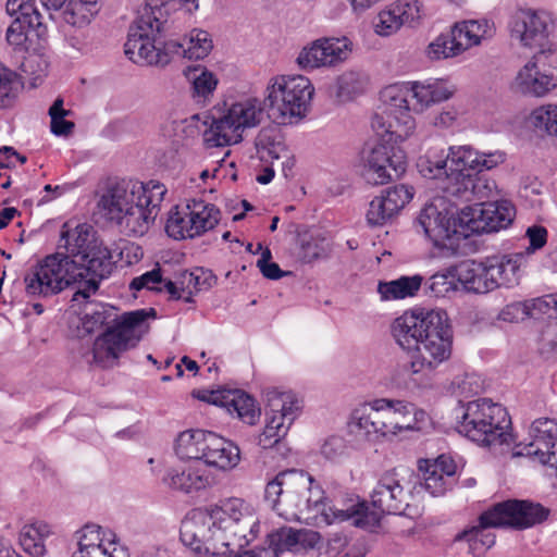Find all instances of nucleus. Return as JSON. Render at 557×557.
Instances as JSON below:
<instances>
[{
	"label": "nucleus",
	"mask_w": 557,
	"mask_h": 557,
	"mask_svg": "<svg viewBox=\"0 0 557 557\" xmlns=\"http://www.w3.org/2000/svg\"><path fill=\"white\" fill-rule=\"evenodd\" d=\"M264 499L287 520L309 521L313 517L311 513H321L327 524L352 520L354 525L368 529L379 522L377 515L367 512L362 504L345 508L327 504L322 487L308 472L299 469L280 471L269 480Z\"/></svg>",
	"instance_id": "nucleus-1"
},
{
	"label": "nucleus",
	"mask_w": 557,
	"mask_h": 557,
	"mask_svg": "<svg viewBox=\"0 0 557 557\" xmlns=\"http://www.w3.org/2000/svg\"><path fill=\"white\" fill-rule=\"evenodd\" d=\"M264 499L287 520L309 521L313 517L311 513H321L327 524L352 520L354 525L368 529L379 522L377 515L367 512L362 504L345 508L327 504L322 487L308 472L299 469L280 471L269 480Z\"/></svg>",
	"instance_id": "nucleus-2"
},
{
	"label": "nucleus",
	"mask_w": 557,
	"mask_h": 557,
	"mask_svg": "<svg viewBox=\"0 0 557 557\" xmlns=\"http://www.w3.org/2000/svg\"><path fill=\"white\" fill-rule=\"evenodd\" d=\"M392 335L404 350H414L403 366L404 375L418 387L432 386L431 374L451 355L453 331L443 310L405 311L392 323Z\"/></svg>",
	"instance_id": "nucleus-3"
},
{
	"label": "nucleus",
	"mask_w": 557,
	"mask_h": 557,
	"mask_svg": "<svg viewBox=\"0 0 557 557\" xmlns=\"http://www.w3.org/2000/svg\"><path fill=\"white\" fill-rule=\"evenodd\" d=\"M166 187L157 181L110 183L98 201L99 212L127 235L143 236L160 212Z\"/></svg>",
	"instance_id": "nucleus-4"
},
{
	"label": "nucleus",
	"mask_w": 557,
	"mask_h": 557,
	"mask_svg": "<svg viewBox=\"0 0 557 557\" xmlns=\"http://www.w3.org/2000/svg\"><path fill=\"white\" fill-rule=\"evenodd\" d=\"M85 299L82 319L83 329L92 333L103 325L114 322L94 343V361L102 367H113L121 354L134 348L149 331L148 319H154L153 308L137 309L117 317L114 308L107 304Z\"/></svg>",
	"instance_id": "nucleus-5"
},
{
	"label": "nucleus",
	"mask_w": 557,
	"mask_h": 557,
	"mask_svg": "<svg viewBox=\"0 0 557 557\" xmlns=\"http://www.w3.org/2000/svg\"><path fill=\"white\" fill-rule=\"evenodd\" d=\"M197 8V0H146L145 8L129 27L124 45L125 55L140 65H166L171 58L158 46V35L166 23L162 20L163 13L181 9L191 12Z\"/></svg>",
	"instance_id": "nucleus-6"
},
{
	"label": "nucleus",
	"mask_w": 557,
	"mask_h": 557,
	"mask_svg": "<svg viewBox=\"0 0 557 557\" xmlns=\"http://www.w3.org/2000/svg\"><path fill=\"white\" fill-rule=\"evenodd\" d=\"M456 92V86L445 78H428L422 82L394 84L381 91L385 106L384 113L394 119L406 134L414 128L410 111L423 112L432 104L448 100Z\"/></svg>",
	"instance_id": "nucleus-7"
},
{
	"label": "nucleus",
	"mask_w": 557,
	"mask_h": 557,
	"mask_svg": "<svg viewBox=\"0 0 557 557\" xmlns=\"http://www.w3.org/2000/svg\"><path fill=\"white\" fill-rule=\"evenodd\" d=\"M456 409L457 431L480 446L507 445L512 442V435L507 432L511 421L502 405L488 398H480L463 404Z\"/></svg>",
	"instance_id": "nucleus-8"
},
{
	"label": "nucleus",
	"mask_w": 557,
	"mask_h": 557,
	"mask_svg": "<svg viewBox=\"0 0 557 557\" xmlns=\"http://www.w3.org/2000/svg\"><path fill=\"white\" fill-rule=\"evenodd\" d=\"M242 522L238 532L260 522L253 507L238 497H228L212 506L210 510H193L182 521L180 535L183 544L194 543L197 536L210 531L215 524L222 525V531H227L233 524Z\"/></svg>",
	"instance_id": "nucleus-9"
},
{
	"label": "nucleus",
	"mask_w": 557,
	"mask_h": 557,
	"mask_svg": "<svg viewBox=\"0 0 557 557\" xmlns=\"http://www.w3.org/2000/svg\"><path fill=\"white\" fill-rule=\"evenodd\" d=\"M174 449L182 460L202 461L207 467L221 471H231L240 461V449L234 442L200 429L181 432Z\"/></svg>",
	"instance_id": "nucleus-10"
},
{
	"label": "nucleus",
	"mask_w": 557,
	"mask_h": 557,
	"mask_svg": "<svg viewBox=\"0 0 557 557\" xmlns=\"http://www.w3.org/2000/svg\"><path fill=\"white\" fill-rule=\"evenodd\" d=\"M267 91L264 104L269 119L285 124L307 113L314 88L302 75H281L271 79Z\"/></svg>",
	"instance_id": "nucleus-11"
},
{
	"label": "nucleus",
	"mask_w": 557,
	"mask_h": 557,
	"mask_svg": "<svg viewBox=\"0 0 557 557\" xmlns=\"http://www.w3.org/2000/svg\"><path fill=\"white\" fill-rule=\"evenodd\" d=\"M447 154H449V176L443 190L448 196L465 201L488 197L494 182L475 174L480 151L471 146H450Z\"/></svg>",
	"instance_id": "nucleus-12"
},
{
	"label": "nucleus",
	"mask_w": 557,
	"mask_h": 557,
	"mask_svg": "<svg viewBox=\"0 0 557 557\" xmlns=\"http://www.w3.org/2000/svg\"><path fill=\"white\" fill-rule=\"evenodd\" d=\"M265 104L257 98H247L231 104L219 119H213L203 133V143L208 148L225 147L243 139V132L260 124Z\"/></svg>",
	"instance_id": "nucleus-13"
},
{
	"label": "nucleus",
	"mask_w": 557,
	"mask_h": 557,
	"mask_svg": "<svg viewBox=\"0 0 557 557\" xmlns=\"http://www.w3.org/2000/svg\"><path fill=\"white\" fill-rule=\"evenodd\" d=\"M78 260L63 253L47 256L24 277L26 293L30 296L49 297L61 293L84 278Z\"/></svg>",
	"instance_id": "nucleus-14"
},
{
	"label": "nucleus",
	"mask_w": 557,
	"mask_h": 557,
	"mask_svg": "<svg viewBox=\"0 0 557 557\" xmlns=\"http://www.w3.org/2000/svg\"><path fill=\"white\" fill-rule=\"evenodd\" d=\"M406 153L393 141L392 131L362 152V176L372 185H382L406 171Z\"/></svg>",
	"instance_id": "nucleus-15"
},
{
	"label": "nucleus",
	"mask_w": 557,
	"mask_h": 557,
	"mask_svg": "<svg viewBox=\"0 0 557 557\" xmlns=\"http://www.w3.org/2000/svg\"><path fill=\"white\" fill-rule=\"evenodd\" d=\"M220 215L214 205L193 199L185 206H175L170 210L165 232L176 240L193 239L214 228Z\"/></svg>",
	"instance_id": "nucleus-16"
},
{
	"label": "nucleus",
	"mask_w": 557,
	"mask_h": 557,
	"mask_svg": "<svg viewBox=\"0 0 557 557\" xmlns=\"http://www.w3.org/2000/svg\"><path fill=\"white\" fill-rule=\"evenodd\" d=\"M417 224L437 247L453 245V240L467 238L466 225L460 221V211L447 206L444 198H435L420 211Z\"/></svg>",
	"instance_id": "nucleus-17"
},
{
	"label": "nucleus",
	"mask_w": 557,
	"mask_h": 557,
	"mask_svg": "<svg viewBox=\"0 0 557 557\" xmlns=\"http://www.w3.org/2000/svg\"><path fill=\"white\" fill-rule=\"evenodd\" d=\"M549 509L528 499H507L488 508L484 519L493 518L491 524L498 529L525 530L543 523Z\"/></svg>",
	"instance_id": "nucleus-18"
},
{
	"label": "nucleus",
	"mask_w": 557,
	"mask_h": 557,
	"mask_svg": "<svg viewBox=\"0 0 557 557\" xmlns=\"http://www.w3.org/2000/svg\"><path fill=\"white\" fill-rule=\"evenodd\" d=\"M515 215V207L507 200L479 202L460 210V221L466 225L467 237L507 228Z\"/></svg>",
	"instance_id": "nucleus-19"
},
{
	"label": "nucleus",
	"mask_w": 557,
	"mask_h": 557,
	"mask_svg": "<svg viewBox=\"0 0 557 557\" xmlns=\"http://www.w3.org/2000/svg\"><path fill=\"white\" fill-rule=\"evenodd\" d=\"M517 88L541 97L557 86V51L548 48L536 53L517 74Z\"/></svg>",
	"instance_id": "nucleus-20"
},
{
	"label": "nucleus",
	"mask_w": 557,
	"mask_h": 557,
	"mask_svg": "<svg viewBox=\"0 0 557 557\" xmlns=\"http://www.w3.org/2000/svg\"><path fill=\"white\" fill-rule=\"evenodd\" d=\"M232 525L227 531H222V525L215 524L203 536H197L194 543L184 544L189 547L196 555H221L228 552L243 550L248 546L260 532V522L257 525L246 528L245 531L238 532L239 524Z\"/></svg>",
	"instance_id": "nucleus-21"
},
{
	"label": "nucleus",
	"mask_w": 557,
	"mask_h": 557,
	"mask_svg": "<svg viewBox=\"0 0 557 557\" xmlns=\"http://www.w3.org/2000/svg\"><path fill=\"white\" fill-rule=\"evenodd\" d=\"M411 499V493L408 486L405 485V479L399 475L396 469L384 472L375 487L371 493V503L377 511H369V508L364 503H361L366 508L367 512L375 513L381 521L383 513L387 515H401L409 506ZM357 503L356 505H359ZM380 524L377 522L376 527ZM375 528V525L373 527Z\"/></svg>",
	"instance_id": "nucleus-22"
},
{
	"label": "nucleus",
	"mask_w": 557,
	"mask_h": 557,
	"mask_svg": "<svg viewBox=\"0 0 557 557\" xmlns=\"http://www.w3.org/2000/svg\"><path fill=\"white\" fill-rule=\"evenodd\" d=\"M32 1H7V13L11 16L16 15V17L8 27L5 37L8 44L18 51L28 49L27 41L30 33H34L37 38H42L47 32V27L42 23V16Z\"/></svg>",
	"instance_id": "nucleus-23"
},
{
	"label": "nucleus",
	"mask_w": 557,
	"mask_h": 557,
	"mask_svg": "<svg viewBox=\"0 0 557 557\" xmlns=\"http://www.w3.org/2000/svg\"><path fill=\"white\" fill-rule=\"evenodd\" d=\"M553 16L548 11L520 10L510 21V36L523 47L545 50L553 29Z\"/></svg>",
	"instance_id": "nucleus-24"
},
{
	"label": "nucleus",
	"mask_w": 557,
	"mask_h": 557,
	"mask_svg": "<svg viewBox=\"0 0 557 557\" xmlns=\"http://www.w3.org/2000/svg\"><path fill=\"white\" fill-rule=\"evenodd\" d=\"M381 398L367 401L354 408L349 414L347 428L350 435L358 441L377 443L388 436V423L384 418Z\"/></svg>",
	"instance_id": "nucleus-25"
},
{
	"label": "nucleus",
	"mask_w": 557,
	"mask_h": 557,
	"mask_svg": "<svg viewBox=\"0 0 557 557\" xmlns=\"http://www.w3.org/2000/svg\"><path fill=\"white\" fill-rule=\"evenodd\" d=\"M351 51L347 37H323L304 47L297 57L301 69L332 67L344 62Z\"/></svg>",
	"instance_id": "nucleus-26"
},
{
	"label": "nucleus",
	"mask_w": 557,
	"mask_h": 557,
	"mask_svg": "<svg viewBox=\"0 0 557 557\" xmlns=\"http://www.w3.org/2000/svg\"><path fill=\"white\" fill-rule=\"evenodd\" d=\"M86 255L84 260L78 259L77 262L84 269V278L73 296L74 301L78 298L87 299L95 294L99 288V282L108 277L113 270L111 251L101 243L89 248Z\"/></svg>",
	"instance_id": "nucleus-27"
},
{
	"label": "nucleus",
	"mask_w": 557,
	"mask_h": 557,
	"mask_svg": "<svg viewBox=\"0 0 557 557\" xmlns=\"http://www.w3.org/2000/svg\"><path fill=\"white\" fill-rule=\"evenodd\" d=\"M530 443L516 455L534 456L543 465L557 468V422L549 418H540L531 424Z\"/></svg>",
	"instance_id": "nucleus-28"
},
{
	"label": "nucleus",
	"mask_w": 557,
	"mask_h": 557,
	"mask_svg": "<svg viewBox=\"0 0 557 557\" xmlns=\"http://www.w3.org/2000/svg\"><path fill=\"white\" fill-rule=\"evenodd\" d=\"M422 17L419 0H400L382 10L373 20V28L379 36H391L403 25L413 26Z\"/></svg>",
	"instance_id": "nucleus-29"
},
{
	"label": "nucleus",
	"mask_w": 557,
	"mask_h": 557,
	"mask_svg": "<svg viewBox=\"0 0 557 557\" xmlns=\"http://www.w3.org/2000/svg\"><path fill=\"white\" fill-rule=\"evenodd\" d=\"M265 423L282 435H286L300 410V401L288 391L269 389L265 394Z\"/></svg>",
	"instance_id": "nucleus-30"
},
{
	"label": "nucleus",
	"mask_w": 557,
	"mask_h": 557,
	"mask_svg": "<svg viewBox=\"0 0 557 557\" xmlns=\"http://www.w3.org/2000/svg\"><path fill=\"white\" fill-rule=\"evenodd\" d=\"M492 281L497 288H512L519 285L528 261L519 252L498 253L485 258Z\"/></svg>",
	"instance_id": "nucleus-31"
},
{
	"label": "nucleus",
	"mask_w": 557,
	"mask_h": 557,
	"mask_svg": "<svg viewBox=\"0 0 557 557\" xmlns=\"http://www.w3.org/2000/svg\"><path fill=\"white\" fill-rule=\"evenodd\" d=\"M200 399L220 407H224L230 413L247 424H255L260 416L255 399L243 391H211L199 396Z\"/></svg>",
	"instance_id": "nucleus-32"
},
{
	"label": "nucleus",
	"mask_w": 557,
	"mask_h": 557,
	"mask_svg": "<svg viewBox=\"0 0 557 557\" xmlns=\"http://www.w3.org/2000/svg\"><path fill=\"white\" fill-rule=\"evenodd\" d=\"M103 0H40L48 11H61L63 21L76 28L91 23L102 8Z\"/></svg>",
	"instance_id": "nucleus-33"
},
{
	"label": "nucleus",
	"mask_w": 557,
	"mask_h": 557,
	"mask_svg": "<svg viewBox=\"0 0 557 557\" xmlns=\"http://www.w3.org/2000/svg\"><path fill=\"white\" fill-rule=\"evenodd\" d=\"M162 482L171 490L190 494L210 487L213 476L203 468L187 465L168 469Z\"/></svg>",
	"instance_id": "nucleus-34"
},
{
	"label": "nucleus",
	"mask_w": 557,
	"mask_h": 557,
	"mask_svg": "<svg viewBox=\"0 0 557 557\" xmlns=\"http://www.w3.org/2000/svg\"><path fill=\"white\" fill-rule=\"evenodd\" d=\"M77 549L72 557H104L103 548L108 543H114L115 533L102 529L98 524L88 523L76 531Z\"/></svg>",
	"instance_id": "nucleus-35"
},
{
	"label": "nucleus",
	"mask_w": 557,
	"mask_h": 557,
	"mask_svg": "<svg viewBox=\"0 0 557 557\" xmlns=\"http://www.w3.org/2000/svg\"><path fill=\"white\" fill-rule=\"evenodd\" d=\"M457 281L470 293L486 294L496 289L490 274V268L485 264V259L476 261H466L455 269Z\"/></svg>",
	"instance_id": "nucleus-36"
},
{
	"label": "nucleus",
	"mask_w": 557,
	"mask_h": 557,
	"mask_svg": "<svg viewBox=\"0 0 557 557\" xmlns=\"http://www.w3.org/2000/svg\"><path fill=\"white\" fill-rule=\"evenodd\" d=\"M95 232L91 225L87 223L77 224L71 228L69 223L62 226L59 247H63L71 259L84 260L87 257L89 248L97 244Z\"/></svg>",
	"instance_id": "nucleus-37"
},
{
	"label": "nucleus",
	"mask_w": 557,
	"mask_h": 557,
	"mask_svg": "<svg viewBox=\"0 0 557 557\" xmlns=\"http://www.w3.org/2000/svg\"><path fill=\"white\" fill-rule=\"evenodd\" d=\"M317 539L318 533L315 532H306L288 527L280 528L268 535L269 544L277 554L285 550L299 553L312 548Z\"/></svg>",
	"instance_id": "nucleus-38"
},
{
	"label": "nucleus",
	"mask_w": 557,
	"mask_h": 557,
	"mask_svg": "<svg viewBox=\"0 0 557 557\" xmlns=\"http://www.w3.org/2000/svg\"><path fill=\"white\" fill-rule=\"evenodd\" d=\"M256 152L260 161L273 163L274 160L289 159V150L282 135L272 128L261 129L255 139Z\"/></svg>",
	"instance_id": "nucleus-39"
},
{
	"label": "nucleus",
	"mask_w": 557,
	"mask_h": 557,
	"mask_svg": "<svg viewBox=\"0 0 557 557\" xmlns=\"http://www.w3.org/2000/svg\"><path fill=\"white\" fill-rule=\"evenodd\" d=\"M449 154L443 148H431L419 158L417 168L420 174L429 180H441L443 186L447 184L449 176Z\"/></svg>",
	"instance_id": "nucleus-40"
},
{
	"label": "nucleus",
	"mask_w": 557,
	"mask_h": 557,
	"mask_svg": "<svg viewBox=\"0 0 557 557\" xmlns=\"http://www.w3.org/2000/svg\"><path fill=\"white\" fill-rule=\"evenodd\" d=\"M52 534L51 527L44 521L26 524L20 532V544L30 557H42L46 549V540Z\"/></svg>",
	"instance_id": "nucleus-41"
},
{
	"label": "nucleus",
	"mask_w": 557,
	"mask_h": 557,
	"mask_svg": "<svg viewBox=\"0 0 557 557\" xmlns=\"http://www.w3.org/2000/svg\"><path fill=\"white\" fill-rule=\"evenodd\" d=\"M422 276H400L393 281H380L377 293L382 301L399 300L414 296L421 287Z\"/></svg>",
	"instance_id": "nucleus-42"
},
{
	"label": "nucleus",
	"mask_w": 557,
	"mask_h": 557,
	"mask_svg": "<svg viewBox=\"0 0 557 557\" xmlns=\"http://www.w3.org/2000/svg\"><path fill=\"white\" fill-rule=\"evenodd\" d=\"M381 400L385 403L383 410L385 421L389 425L387 426L389 435L412 430L411 413L413 412V404L387 398H381Z\"/></svg>",
	"instance_id": "nucleus-43"
},
{
	"label": "nucleus",
	"mask_w": 557,
	"mask_h": 557,
	"mask_svg": "<svg viewBox=\"0 0 557 557\" xmlns=\"http://www.w3.org/2000/svg\"><path fill=\"white\" fill-rule=\"evenodd\" d=\"M435 465H429V459L419 461V470L422 473V486L432 496H443L448 490L455 485V479L450 478L451 467L448 472L437 471Z\"/></svg>",
	"instance_id": "nucleus-44"
},
{
	"label": "nucleus",
	"mask_w": 557,
	"mask_h": 557,
	"mask_svg": "<svg viewBox=\"0 0 557 557\" xmlns=\"http://www.w3.org/2000/svg\"><path fill=\"white\" fill-rule=\"evenodd\" d=\"M187 55L189 59H203L209 54L212 49V40L210 35L205 30L195 29L191 32L187 48H184L181 44H165L162 51H166L169 54L181 53Z\"/></svg>",
	"instance_id": "nucleus-45"
},
{
	"label": "nucleus",
	"mask_w": 557,
	"mask_h": 557,
	"mask_svg": "<svg viewBox=\"0 0 557 557\" xmlns=\"http://www.w3.org/2000/svg\"><path fill=\"white\" fill-rule=\"evenodd\" d=\"M488 515V509L484 510L478 519V523L463 530L459 533L456 540H466L470 543L473 549H478L479 546L490 548L495 544V535L487 531V529L494 528L491 524L493 518L484 519Z\"/></svg>",
	"instance_id": "nucleus-46"
},
{
	"label": "nucleus",
	"mask_w": 557,
	"mask_h": 557,
	"mask_svg": "<svg viewBox=\"0 0 557 557\" xmlns=\"http://www.w3.org/2000/svg\"><path fill=\"white\" fill-rule=\"evenodd\" d=\"M184 75L190 82L193 97L197 100L208 98L216 88L218 79L203 66H188Z\"/></svg>",
	"instance_id": "nucleus-47"
},
{
	"label": "nucleus",
	"mask_w": 557,
	"mask_h": 557,
	"mask_svg": "<svg viewBox=\"0 0 557 557\" xmlns=\"http://www.w3.org/2000/svg\"><path fill=\"white\" fill-rule=\"evenodd\" d=\"M368 75L359 71H346L338 76L336 96L342 101H348L364 92L368 86Z\"/></svg>",
	"instance_id": "nucleus-48"
},
{
	"label": "nucleus",
	"mask_w": 557,
	"mask_h": 557,
	"mask_svg": "<svg viewBox=\"0 0 557 557\" xmlns=\"http://www.w3.org/2000/svg\"><path fill=\"white\" fill-rule=\"evenodd\" d=\"M195 280V272L182 271L174 281L168 280L164 282V289L173 300H184L185 302H193L195 295L191 281Z\"/></svg>",
	"instance_id": "nucleus-49"
},
{
	"label": "nucleus",
	"mask_w": 557,
	"mask_h": 557,
	"mask_svg": "<svg viewBox=\"0 0 557 557\" xmlns=\"http://www.w3.org/2000/svg\"><path fill=\"white\" fill-rule=\"evenodd\" d=\"M461 51L451 30L440 34L426 48L430 60H443L456 57Z\"/></svg>",
	"instance_id": "nucleus-50"
},
{
	"label": "nucleus",
	"mask_w": 557,
	"mask_h": 557,
	"mask_svg": "<svg viewBox=\"0 0 557 557\" xmlns=\"http://www.w3.org/2000/svg\"><path fill=\"white\" fill-rule=\"evenodd\" d=\"M50 129L55 136H69L75 128L72 121L65 117L72 115V111L63 108V99L57 98L52 106L49 108Z\"/></svg>",
	"instance_id": "nucleus-51"
},
{
	"label": "nucleus",
	"mask_w": 557,
	"mask_h": 557,
	"mask_svg": "<svg viewBox=\"0 0 557 557\" xmlns=\"http://www.w3.org/2000/svg\"><path fill=\"white\" fill-rule=\"evenodd\" d=\"M23 83L20 76L7 69H0V107L9 108L13 104L18 91L22 89Z\"/></svg>",
	"instance_id": "nucleus-52"
},
{
	"label": "nucleus",
	"mask_w": 557,
	"mask_h": 557,
	"mask_svg": "<svg viewBox=\"0 0 557 557\" xmlns=\"http://www.w3.org/2000/svg\"><path fill=\"white\" fill-rule=\"evenodd\" d=\"M537 313L536 298L525 301H516L505 306L498 314L504 322H519Z\"/></svg>",
	"instance_id": "nucleus-53"
},
{
	"label": "nucleus",
	"mask_w": 557,
	"mask_h": 557,
	"mask_svg": "<svg viewBox=\"0 0 557 557\" xmlns=\"http://www.w3.org/2000/svg\"><path fill=\"white\" fill-rule=\"evenodd\" d=\"M386 206L396 215L413 197V188L406 185H395L381 195Z\"/></svg>",
	"instance_id": "nucleus-54"
},
{
	"label": "nucleus",
	"mask_w": 557,
	"mask_h": 557,
	"mask_svg": "<svg viewBox=\"0 0 557 557\" xmlns=\"http://www.w3.org/2000/svg\"><path fill=\"white\" fill-rule=\"evenodd\" d=\"M524 236L529 240V245L524 250L518 252L523 255V258L529 262V258L542 250L547 244L548 231L543 225L533 224L525 230Z\"/></svg>",
	"instance_id": "nucleus-55"
},
{
	"label": "nucleus",
	"mask_w": 557,
	"mask_h": 557,
	"mask_svg": "<svg viewBox=\"0 0 557 557\" xmlns=\"http://www.w3.org/2000/svg\"><path fill=\"white\" fill-rule=\"evenodd\" d=\"M164 282L165 281L162 278L161 269L154 268L139 276L134 277L129 283V289L136 292L148 289L160 293L165 290Z\"/></svg>",
	"instance_id": "nucleus-56"
},
{
	"label": "nucleus",
	"mask_w": 557,
	"mask_h": 557,
	"mask_svg": "<svg viewBox=\"0 0 557 557\" xmlns=\"http://www.w3.org/2000/svg\"><path fill=\"white\" fill-rule=\"evenodd\" d=\"M535 127L547 134L557 136V104H547L535 110L532 114Z\"/></svg>",
	"instance_id": "nucleus-57"
},
{
	"label": "nucleus",
	"mask_w": 557,
	"mask_h": 557,
	"mask_svg": "<svg viewBox=\"0 0 557 557\" xmlns=\"http://www.w3.org/2000/svg\"><path fill=\"white\" fill-rule=\"evenodd\" d=\"M326 553L333 557H358L352 553L350 540L344 532L332 533L327 540Z\"/></svg>",
	"instance_id": "nucleus-58"
},
{
	"label": "nucleus",
	"mask_w": 557,
	"mask_h": 557,
	"mask_svg": "<svg viewBox=\"0 0 557 557\" xmlns=\"http://www.w3.org/2000/svg\"><path fill=\"white\" fill-rule=\"evenodd\" d=\"M381 196L375 197L369 205L367 220L371 225H383L395 216Z\"/></svg>",
	"instance_id": "nucleus-59"
},
{
	"label": "nucleus",
	"mask_w": 557,
	"mask_h": 557,
	"mask_svg": "<svg viewBox=\"0 0 557 557\" xmlns=\"http://www.w3.org/2000/svg\"><path fill=\"white\" fill-rule=\"evenodd\" d=\"M450 30L455 35L457 45L461 52L481 44V39L478 38V34H472L471 29H469L467 21L456 23Z\"/></svg>",
	"instance_id": "nucleus-60"
},
{
	"label": "nucleus",
	"mask_w": 557,
	"mask_h": 557,
	"mask_svg": "<svg viewBox=\"0 0 557 557\" xmlns=\"http://www.w3.org/2000/svg\"><path fill=\"white\" fill-rule=\"evenodd\" d=\"M346 442L342 436H330L321 446V454L331 461L339 460L346 454Z\"/></svg>",
	"instance_id": "nucleus-61"
},
{
	"label": "nucleus",
	"mask_w": 557,
	"mask_h": 557,
	"mask_svg": "<svg viewBox=\"0 0 557 557\" xmlns=\"http://www.w3.org/2000/svg\"><path fill=\"white\" fill-rule=\"evenodd\" d=\"M324 247L317 239L304 236L300 239V249L298 252L299 258L309 263L324 255Z\"/></svg>",
	"instance_id": "nucleus-62"
},
{
	"label": "nucleus",
	"mask_w": 557,
	"mask_h": 557,
	"mask_svg": "<svg viewBox=\"0 0 557 557\" xmlns=\"http://www.w3.org/2000/svg\"><path fill=\"white\" fill-rule=\"evenodd\" d=\"M372 127L377 132L379 138H382L385 136L389 129L393 133V141L397 143V139L405 138L409 135V133L406 134V129L403 126H398L397 124L394 125L392 121H388V124L384 122V116L380 114H375L372 119Z\"/></svg>",
	"instance_id": "nucleus-63"
},
{
	"label": "nucleus",
	"mask_w": 557,
	"mask_h": 557,
	"mask_svg": "<svg viewBox=\"0 0 557 557\" xmlns=\"http://www.w3.org/2000/svg\"><path fill=\"white\" fill-rule=\"evenodd\" d=\"M271 257L270 249L265 248L261 258L257 261V267L264 277L269 280H280L287 273L282 271L277 263L270 262Z\"/></svg>",
	"instance_id": "nucleus-64"
}]
</instances>
